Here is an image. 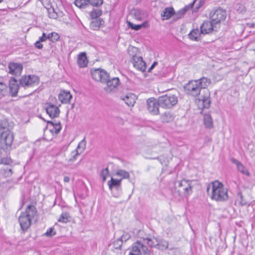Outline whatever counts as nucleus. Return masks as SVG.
<instances>
[{"label": "nucleus", "instance_id": "1", "mask_svg": "<svg viewBox=\"0 0 255 255\" xmlns=\"http://www.w3.org/2000/svg\"><path fill=\"white\" fill-rule=\"evenodd\" d=\"M210 83V79L203 77L198 80L189 81L184 86V89L187 95L197 97L200 95L201 89H205Z\"/></svg>", "mask_w": 255, "mask_h": 255}, {"label": "nucleus", "instance_id": "2", "mask_svg": "<svg viewBox=\"0 0 255 255\" xmlns=\"http://www.w3.org/2000/svg\"><path fill=\"white\" fill-rule=\"evenodd\" d=\"M211 188V198L217 201L223 202L228 200V190L224 187L222 183L215 181L211 185H209L206 189V191L209 194L210 189Z\"/></svg>", "mask_w": 255, "mask_h": 255}, {"label": "nucleus", "instance_id": "3", "mask_svg": "<svg viewBox=\"0 0 255 255\" xmlns=\"http://www.w3.org/2000/svg\"><path fill=\"white\" fill-rule=\"evenodd\" d=\"M37 215V210L33 205H29L24 212L21 213L18 221L21 230L26 231L31 224V220Z\"/></svg>", "mask_w": 255, "mask_h": 255}, {"label": "nucleus", "instance_id": "4", "mask_svg": "<svg viewBox=\"0 0 255 255\" xmlns=\"http://www.w3.org/2000/svg\"><path fill=\"white\" fill-rule=\"evenodd\" d=\"M192 180L183 179L180 181L175 182L174 185L175 188H178V192L179 195H183L184 196H188L192 194L193 191V186L192 185Z\"/></svg>", "mask_w": 255, "mask_h": 255}, {"label": "nucleus", "instance_id": "5", "mask_svg": "<svg viewBox=\"0 0 255 255\" xmlns=\"http://www.w3.org/2000/svg\"><path fill=\"white\" fill-rule=\"evenodd\" d=\"M158 102L161 107L170 109L177 103V97L173 94H168L158 97Z\"/></svg>", "mask_w": 255, "mask_h": 255}, {"label": "nucleus", "instance_id": "6", "mask_svg": "<svg viewBox=\"0 0 255 255\" xmlns=\"http://www.w3.org/2000/svg\"><path fill=\"white\" fill-rule=\"evenodd\" d=\"M141 254L143 255H150V251L143 243L137 241L132 244L129 255H141Z\"/></svg>", "mask_w": 255, "mask_h": 255}, {"label": "nucleus", "instance_id": "7", "mask_svg": "<svg viewBox=\"0 0 255 255\" xmlns=\"http://www.w3.org/2000/svg\"><path fill=\"white\" fill-rule=\"evenodd\" d=\"M39 79L38 76L29 75L22 76L19 80L20 85L23 87H30L39 84Z\"/></svg>", "mask_w": 255, "mask_h": 255}, {"label": "nucleus", "instance_id": "8", "mask_svg": "<svg viewBox=\"0 0 255 255\" xmlns=\"http://www.w3.org/2000/svg\"><path fill=\"white\" fill-rule=\"evenodd\" d=\"M0 142L6 145H10L13 140V135L8 128L0 124Z\"/></svg>", "mask_w": 255, "mask_h": 255}, {"label": "nucleus", "instance_id": "9", "mask_svg": "<svg viewBox=\"0 0 255 255\" xmlns=\"http://www.w3.org/2000/svg\"><path fill=\"white\" fill-rule=\"evenodd\" d=\"M92 78L96 81L106 83L109 78V74L102 69H95L91 71Z\"/></svg>", "mask_w": 255, "mask_h": 255}, {"label": "nucleus", "instance_id": "10", "mask_svg": "<svg viewBox=\"0 0 255 255\" xmlns=\"http://www.w3.org/2000/svg\"><path fill=\"white\" fill-rule=\"evenodd\" d=\"M227 16L225 10L219 8L213 12H211L210 14V18L213 23L217 24L222 21H224Z\"/></svg>", "mask_w": 255, "mask_h": 255}, {"label": "nucleus", "instance_id": "11", "mask_svg": "<svg viewBox=\"0 0 255 255\" xmlns=\"http://www.w3.org/2000/svg\"><path fill=\"white\" fill-rule=\"evenodd\" d=\"M159 103L158 99L156 100L154 98H151L147 100L146 106L148 111L153 115H157L159 113Z\"/></svg>", "mask_w": 255, "mask_h": 255}, {"label": "nucleus", "instance_id": "12", "mask_svg": "<svg viewBox=\"0 0 255 255\" xmlns=\"http://www.w3.org/2000/svg\"><path fill=\"white\" fill-rule=\"evenodd\" d=\"M103 3V0H75V5L80 8H85L89 4L93 6H99Z\"/></svg>", "mask_w": 255, "mask_h": 255}, {"label": "nucleus", "instance_id": "13", "mask_svg": "<svg viewBox=\"0 0 255 255\" xmlns=\"http://www.w3.org/2000/svg\"><path fill=\"white\" fill-rule=\"evenodd\" d=\"M131 62L134 67L137 70L142 72L145 71L146 66L142 57L137 56L136 54L133 55L131 59Z\"/></svg>", "mask_w": 255, "mask_h": 255}, {"label": "nucleus", "instance_id": "14", "mask_svg": "<svg viewBox=\"0 0 255 255\" xmlns=\"http://www.w3.org/2000/svg\"><path fill=\"white\" fill-rule=\"evenodd\" d=\"M45 106L46 113L51 118L53 119L59 117L60 110L57 106L50 103H46Z\"/></svg>", "mask_w": 255, "mask_h": 255}, {"label": "nucleus", "instance_id": "15", "mask_svg": "<svg viewBox=\"0 0 255 255\" xmlns=\"http://www.w3.org/2000/svg\"><path fill=\"white\" fill-rule=\"evenodd\" d=\"M8 69L10 74L17 76L21 74L23 66L20 63L10 62L8 64Z\"/></svg>", "mask_w": 255, "mask_h": 255}, {"label": "nucleus", "instance_id": "16", "mask_svg": "<svg viewBox=\"0 0 255 255\" xmlns=\"http://www.w3.org/2000/svg\"><path fill=\"white\" fill-rule=\"evenodd\" d=\"M215 25L212 20L204 21L200 26V33L204 34L210 33L213 31Z\"/></svg>", "mask_w": 255, "mask_h": 255}, {"label": "nucleus", "instance_id": "17", "mask_svg": "<svg viewBox=\"0 0 255 255\" xmlns=\"http://www.w3.org/2000/svg\"><path fill=\"white\" fill-rule=\"evenodd\" d=\"M120 80L118 78H113L111 80L109 78L106 82L107 84V87L105 88L107 92L110 93L112 91L117 89L120 84Z\"/></svg>", "mask_w": 255, "mask_h": 255}, {"label": "nucleus", "instance_id": "18", "mask_svg": "<svg viewBox=\"0 0 255 255\" xmlns=\"http://www.w3.org/2000/svg\"><path fill=\"white\" fill-rule=\"evenodd\" d=\"M9 87L11 96L12 97H16L18 91L19 85L14 78L12 77L10 79Z\"/></svg>", "mask_w": 255, "mask_h": 255}, {"label": "nucleus", "instance_id": "19", "mask_svg": "<svg viewBox=\"0 0 255 255\" xmlns=\"http://www.w3.org/2000/svg\"><path fill=\"white\" fill-rule=\"evenodd\" d=\"M47 11L49 17L55 19L61 17L64 15L62 11H60L58 8H54L52 6L47 8Z\"/></svg>", "mask_w": 255, "mask_h": 255}, {"label": "nucleus", "instance_id": "20", "mask_svg": "<svg viewBox=\"0 0 255 255\" xmlns=\"http://www.w3.org/2000/svg\"><path fill=\"white\" fill-rule=\"evenodd\" d=\"M231 161L236 165L238 170L243 174L246 175L247 176L250 175L249 172L246 169V167L239 160L236 158H231Z\"/></svg>", "mask_w": 255, "mask_h": 255}, {"label": "nucleus", "instance_id": "21", "mask_svg": "<svg viewBox=\"0 0 255 255\" xmlns=\"http://www.w3.org/2000/svg\"><path fill=\"white\" fill-rule=\"evenodd\" d=\"M72 98V95L70 92L65 90L62 91L58 95V99L63 104L69 103Z\"/></svg>", "mask_w": 255, "mask_h": 255}, {"label": "nucleus", "instance_id": "22", "mask_svg": "<svg viewBox=\"0 0 255 255\" xmlns=\"http://www.w3.org/2000/svg\"><path fill=\"white\" fill-rule=\"evenodd\" d=\"M205 92V95L201 96V99H199V101H201L203 108L208 109L211 103L210 92L207 89H206Z\"/></svg>", "mask_w": 255, "mask_h": 255}, {"label": "nucleus", "instance_id": "23", "mask_svg": "<svg viewBox=\"0 0 255 255\" xmlns=\"http://www.w3.org/2000/svg\"><path fill=\"white\" fill-rule=\"evenodd\" d=\"M122 99L125 101L128 106H133L135 103L136 97L133 94L128 93L122 98Z\"/></svg>", "mask_w": 255, "mask_h": 255}, {"label": "nucleus", "instance_id": "24", "mask_svg": "<svg viewBox=\"0 0 255 255\" xmlns=\"http://www.w3.org/2000/svg\"><path fill=\"white\" fill-rule=\"evenodd\" d=\"M121 181L122 179H116L113 178V177L111 178V180L109 181L108 182V185L109 186V187L111 190H112L113 189L115 188L117 190H119L121 189Z\"/></svg>", "mask_w": 255, "mask_h": 255}, {"label": "nucleus", "instance_id": "25", "mask_svg": "<svg viewBox=\"0 0 255 255\" xmlns=\"http://www.w3.org/2000/svg\"><path fill=\"white\" fill-rule=\"evenodd\" d=\"M174 115L169 111L164 112L161 115V121L163 123H169L174 119Z\"/></svg>", "mask_w": 255, "mask_h": 255}, {"label": "nucleus", "instance_id": "26", "mask_svg": "<svg viewBox=\"0 0 255 255\" xmlns=\"http://www.w3.org/2000/svg\"><path fill=\"white\" fill-rule=\"evenodd\" d=\"M77 63L81 68L87 66L88 64V60L85 53H81L78 57Z\"/></svg>", "mask_w": 255, "mask_h": 255}, {"label": "nucleus", "instance_id": "27", "mask_svg": "<svg viewBox=\"0 0 255 255\" xmlns=\"http://www.w3.org/2000/svg\"><path fill=\"white\" fill-rule=\"evenodd\" d=\"M175 14L174 10L172 7H166L161 13V16L165 17V19L170 18L172 16ZM164 19V18H163Z\"/></svg>", "mask_w": 255, "mask_h": 255}, {"label": "nucleus", "instance_id": "28", "mask_svg": "<svg viewBox=\"0 0 255 255\" xmlns=\"http://www.w3.org/2000/svg\"><path fill=\"white\" fill-rule=\"evenodd\" d=\"M104 24V21L101 18L93 19L91 22L90 28L94 30H98L100 26Z\"/></svg>", "mask_w": 255, "mask_h": 255}, {"label": "nucleus", "instance_id": "29", "mask_svg": "<svg viewBox=\"0 0 255 255\" xmlns=\"http://www.w3.org/2000/svg\"><path fill=\"white\" fill-rule=\"evenodd\" d=\"M128 25L129 28L134 30H138L142 28H146L148 26L147 22L145 21L140 24H134L130 21H127Z\"/></svg>", "mask_w": 255, "mask_h": 255}, {"label": "nucleus", "instance_id": "30", "mask_svg": "<svg viewBox=\"0 0 255 255\" xmlns=\"http://www.w3.org/2000/svg\"><path fill=\"white\" fill-rule=\"evenodd\" d=\"M200 34L198 29H193L189 33L188 36L191 40L198 41L200 40Z\"/></svg>", "mask_w": 255, "mask_h": 255}, {"label": "nucleus", "instance_id": "31", "mask_svg": "<svg viewBox=\"0 0 255 255\" xmlns=\"http://www.w3.org/2000/svg\"><path fill=\"white\" fill-rule=\"evenodd\" d=\"M196 0H194L193 1L190 3L188 5L185 6L182 9L179 11L178 13L176 14V18L177 19L181 18L189 8H192Z\"/></svg>", "mask_w": 255, "mask_h": 255}, {"label": "nucleus", "instance_id": "32", "mask_svg": "<svg viewBox=\"0 0 255 255\" xmlns=\"http://www.w3.org/2000/svg\"><path fill=\"white\" fill-rule=\"evenodd\" d=\"M204 122L205 127L211 128L213 127V121L210 115H205L204 116Z\"/></svg>", "mask_w": 255, "mask_h": 255}, {"label": "nucleus", "instance_id": "33", "mask_svg": "<svg viewBox=\"0 0 255 255\" xmlns=\"http://www.w3.org/2000/svg\"><path fill=\"white\" fill-rule=\"evenodd\" d=\"M47 124L48 125H51L53 127L54 132L56 134H58L61 129V126L59 121L56 123L52 121H47Z\"/></svg>", "mask_w": 255, "mask_h": 255}, {"label": "nucleus", "instance_id": "34", "mask_svg": "<svg viewBox=\"0 0 255 255\" xmlns=\"http://www.w3.org/2000/svg\"><path fill=\"white\" fill-rule=\"evenodd\" d=\"M69 218L70 216L69 213L66 212H63L61 214L58 221L63 223H67L69 221Z\"/></svg>", "mask_w": 255, "mask_h": 255}, {"label": "nucleus", "instance_id": "35", "mask_svg": "<svg viewBox=\"0 0 255 255\" xmlns=\"http://www.w3.org/2000/svg\"><path fill=\"white\" fill-rule=\"evenodd\" d=\"M7 87L3 82H0V99L6 96L7 94Z\"/></svg>", "mask_w": 255, "mask_h": 255}, {"label": "nucleus", "instance_id": "36", "mask_svg": "<svg viewBox=\"0 0 255 255\" xmlns=\"http://www.w3.org/2000/svg\"><path fill=\"white\" fill-rule=\"evenodd\" d=\"M116 175L117 176L122 177V180L123 179H128L129 177V173L127 171L122 169L118 170L116 172Z\"/></svg>", "mask_w": 255, "mask_h": 255}, {"label": "nucleus", "instance_id": "37", "mask_svg": "<svg viewBox=\"0 0 255 255\" xmlns=\"http://www.w3.org/2000/svg\"><path fill=\"white\" fill-rule=\"evenodd\" d=\"M143 241L144 243H146V244L151 247L157 246L158 241L156 238H154L153 239L145 238L143 239Z\"/></svg>", "mask_w": 255, "mask_h": 255}, {"label": "nucleus", "instance_id": "38", "mask_svg": "<svg viewBox=\"0 0 255 255\" xmlns=\"http://www.w3.org/2000/svg\"><path fill=\"white\" fill-rule=\"evenodd\" d=\"M157 248L161 250H165L168 248V243L167 241L162 240L159 242H158Z\"/></svg>", "mask_w": 255, "mask_h": 255}, {"label": "nucleus", "instance_id": "39", "mask_svg": "<svg viewBox=\"0 0 255 255\" xmlns=\"http://www.w3.org/2000/svg\"><path fill=\"white\" fill-rule=\"evenodd\" d=\"M102 14V11L99 9H94L90 13V16L92 19H98Z\"/></svg>", "mask_w": 255, "mask_h": 255}, {"label": "nucleus", "instance_id": "40", "mask_svg": "<svg viewBox=\"0 0 255 255\" xmlns=\"http://www.w3.org/2000/svg\"><path fill=\"white\" fill-rule=\"evenodd\" d=\"M123 244L122 240L118 238L113 242V246L115 250H121Z\"/></svg>", "mask_w": 255, "mask_h": 255}, {"label": "nucleus", "instance_id": "41", "mask_svg": "<svg viewBox=\"0 0 255 255\" xmlns=\"http://www.w3.org/2000/svg\"><path fill=\"white\" fill-rule=\"evenodd\" d=\"M86 141L85 140V137L78 144L77 148L76 149H78V152H82L86 147Z\"/></svg>", "mask_w": 255, "mask_h": 255}, {"label": "nucleus", "instance_id": "42", "mask_svg": "<svg viewBox=\"0 0 255 255\" xmlns=\"http://www.w3.org/2000/svg\"><path fill=\"white\" fill-rule=\"evenodd\" d=\"M56 232L53 227L50 228L47 230L46 232L44 234V236L47 237H51L56 235Z\"/></svg>", "mask_w": 255, "mask_h": 255}, {"label": "nucleus", "instance_id": "43", "mask_svg": "<svg viewBox=\"0 0 255 255\" xmlns=\"http://www.w3.org/2000/svg\"><path fill=\"white\" fill-rule=\"evenodd\" d=\"M80 153L78 151V149H76L72 152V157L68 160V162H71L74 161L77 156L79 155Z\"/></svg>", "mask_w": 255, "mask_h": 255}, {"label": "nucleus", "instance_id": "44", "mask_svg": "<svg viewBox=\"0 0 255 255\" xmlns=\"http://www.w3.org/2000/svg\"><path fill=\"white\" fill-rule=\"evenodd\" d=\"M134 18L137 20H141L142 19V12L139 9H135L133 13Z\"/></svg>", "mask_w": 255, "mask_h": 255}, {"label": "nucleus", "instance_id": "45", "mask_svg": "<svg viewBox=\"0 0 255 255\" xmlns=\"http://www.w3.org/2000/svg\"><path fill=\"white\" fill-rule=\"evenodd\" d=\"M108 175H109V169L108 167L101 171V176L102 177L103 181H106V177Z\"/></svg>", "mask_w": 255, "mask_h": 255}, {"label": "nucleus", "instance_id": "46", "mask_svg": "<svg viewBox=\"0 0 255 255\" xmlns=\"http://www.w3.org/2000/svg\"><path fill=\"white\" fill-rule=\"evenodd\" d=\"M50 35L52 36L51 41L52 42H55L58 41L59 39L60 36L57 33L52 32L50 33Z\"/></svg>", "mask_w": 255, "mask_h": 255}, {"label": "nucleus", "instance_id": "47", "mask_svg": "<svg viewBox=\"0 0 255 255\" xmlns=\"http://www.w3.org/2000/svg\"><path fill=\"white\" fill-rule=\"evenodd\" d=\"M130 238V235L128 233H124L120 238V240H122V243L126 242Z\"/></svg>", "mask_w": 255, "mask_h": 255}, {"label": "nucleus", "instance_id": "48", "mask_svg": "<svg viewBox=\"0 0 255 255\" xmlns=\"http://www.w3.org/2000/svg\"><path fill=\"white\" fill-rule=\"evenodd\" d=\"M41 42L42 41H40L39 40L38 41H37L35 43V47H36L37 48H38L39 49H41L43 47V45L41 43Z\"/></svg>", "mask_w": 255, "mask_h": 255}, {"label": "nucleus", "instance_id": "49", "mask_svg": "<svg viewBox=\"0 0 255 255\" xmlns=\"http://www.w3.org/2000/svg\"><path fill=\"white\" fill-rule=\"evenodd\" d=\"M196 1H198V5L196 6L197 9L200 8L205 2V0H197Z\"/></svg>", "mask_w": 255, "mask_h": 255}, {"label": "nucleus", "instance_id": "50", "mask_svg": "<svg viewBox=\"0 0 255 255\" xmlns=\"http://www.w3.org/2000/svg\"><path fill=\"white\" fill-rule=\"evenodd\" d=\"M39 40L40 41H45L46 40V34L43 32L42 36L39 37Z\"/></svg>", "mask_w": 255, "mask_h": 255}, {"label": "nucleus", "instance_id": "51", "mask_svg": "<svg viewBox=\"0 0 255 255\" xmlns=\"http://www.w3.org/2000/svg\"><path fill=\"white\" fill-rule=\"evenodd\" d=\"M157 64V62H154L151 65V66L150 67V68L148 70V72H150L154 68V67Z\"/></svg>", "mask_w": 255, "mask_h": 255}, {"label": "nucleus", "instance_id": "52", "mask_svg": "<svg viewBox=\"0 0 255 255\" xmlns=\"http://www.w3.org/2000/svg\"><path fill=\"white\" fill-rule=\"evenodd\" d=\"M241 204L242 205H246L247 204V203L243 199V196L242 195H241Z\"/></svg>", "mask_w": 255, "mask_h": 255}, {"label": "nucleus", "instance_id": "53", "mask_svg": "<svg viewBox=\"0 0 255 255\" xmlns=\"http://www.w3.org/2000/svg\"><path fill=\"white\" fill-rule=\"evenodd\" d=\"M69 181H70V178H69V177H68V176H65V177H64V181L65 182H69Z\"/></svg>", "mask_w": 255, "mask_h": 255}, {"label": "nucleus", "instance_id": "54", "mask_svg": "<svg viewBox=\"0 0 255 255\" xmlns=\"http://www.w3.org/2000/svg\"><path fill=\"white\" fill-rule=\"evenodd\" d=\"M51 38H52V36H51V35H50V33L48 34H46V40L49 39V40H51Z\"/></svg>", "mask_w": 255, "mask_h": 255}, {"label": "nucleus", "instance_id": "55", "mask_svg": "<svg viewBox=\"0 0 255 255\" xmlns=\"http://www.w3.org/2000/svg\"><path fill=\"white\" fill-rule=\"evenodd\" d=\"M8 171V172H9L10 173V174H11L12 173L11 169H9Z\"/></svg>", "mask_w": 255, "mask_h": 255}, {"label": "nucleus", "instance_id": "56", "mask_svg": "<svg viewBox=\"0 0 255 255\" xmlns=\"http://www.w3.org/2000/svg\"><path fill=\"white\" fill-rule=\"evenodd\" d=\"M74 104H72V108H73V107H74Z\"/></svg>", "mask_w": 255, "mask_h": 255}, {"label": "nucleus", "instance_id": "57", "mask_svg": "<svg viewBox=\"0 0 255 255\" xmlns=\"http://www.w3.org/2000/svg\"><path fill=\"white\" fill-rule=\"evenodd\" d=\"M3 0H0V3L3 1Z\"/></svg>", "mask_w": 255, "mask_h": 255}, {"label": "nucleus", "instance_id": "58", "mask_svg": "<svg viewBox=\"0 0 255 255\" xmlns=\"http://www.w3.org/2000/svg\"><path fill=\"white\" fill-rule=\"evenodd\" d=\"M4 125L5 126V125H6V123L4 122Z\"/></svg>", "mask_w": 255, "mask_h": 255}]
</instances>
